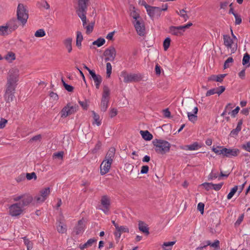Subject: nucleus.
Instances as JSON below:
<instances>
[{"mask_svg":"<svg viewBox=\"0 0 250 250\" xmlns=\"http://www.w3.org/2000/svg\"><path fill=\"white\" fill-rule=\"evenodd\" d=\"M19 72V69L17 67H11L8 72L7 80L18 82Z\"/></svg>","mask_w":250,"mask_h":250,"instance_id":"obj_11","label":"nucleus"},{"mask_svg":"<svg viewBox=\"0 0 250 250\" xmlns=\"http://www.w3.org/2000/svg\"><path fill=\"white\" fill-rule=\"evenodd\" d=\"M79 110V106L77 104L72 105L70 103L67 104L61 110V116L62 118H66L67 116L73 114Z\"/></svg>","mask_w":250,"mask_h":250,"instance_id":"obj_9","label":"nucleus"},{"mask_svg":"<svg viewBox=\"0 0 250 250\" xmlns=\"http://www.w3.org/2000/svg\"><path fill=\"white\" fill-rule=\"evenodd\" d=\"M238 189V187L237 186H235L233 188H232L230 191L227 195V199L229 200L236 193Z\"/></svg>","mask_w":250,"mask_h":250,"instance_id":"obj_45","label":"nucleus"},{"mask_svg":"<svg viewBox=\"0 0 250 250\" xmlns=\"http://www.w3.org/2000/svg\"><path fill=\"white\" fill-rule=\"evenodd\" d=\"M103 55L105 61L114 62L117 56V51L115 48L111 46L105 49Z\"/></svg>","mask_w":250,"mask_h":250,"instance_id":"obj_10","label":"nucleus"},{"mask_svg":"<svg viewBox=\"0 0 250 250\" xmlns=\"http://www.w3.org/2000/svg\"><path fill=\"white\" fill-rule=\"evenodd\" d=\"M140 133L146 141H150L153 138V135L147 130H141Z\"/></svg>","mask_w":250,"mask_h":250,"instance_id":"obj_27","label":"nucleus"},{"mask_svg":"<svg viewBox=\"0 0 250 250\" xmlns=\"http://www.w3.org/2000/svg\"><path fill=\"white\" fill-rule=\"evenodd\" d=\"M200 187H203L206 190H209L212 189L213 183H204L200 185Z\"/></svg>","mask_w":250,"mask_h":250,"instance_id":"obj_48","label":"nucleus"},{"mask_svg":"<svg viewBox=\"0 0 250 250\" xmlns=\"http://www.w3.org/2000/svg\"><path fill=\"white\" fill-rule=\"evenodd\" d=\"M242 147L245 150L250 152V141L243 145Z\"/></svg>","mask_w":250,"mask_h":250,"instance_id":"obj_60","label":"nucleus"},{"mask_svg":"<svg viewBox=\"0 0 250 250\" xmlns=\"http://www.w3.org/2000/svg\"><path fill=\"white\" fill-rule=\"evenodd\" d=\"M62 83L65 89L68 92H72L74 90V87L69 84H67L64 81L62 80Z\"/></svg>","mask_w":250,"mask_h":250,"instance_id":"obj_51","label":"nucleus"},{"mask_svg":"<svg viewBox=\"0 0 250 250\" xmlns=\"http://www.w3.org/2000/svg\"><path fill=\"white\" fill-rule=\"evenodd\" d=\"M112 73V65L110 62H107L106 64V76L109 78L110 77Z\"/></svg>","mask_w":250,"mask_h":250,"instance_id":"obj_44","label":"nucleus"},{"mask_svg":"<svg viewBox=\"0 0 250 250\" xmlns=\"http://www.w3.org/2000/svg\"><path fill=\"white\" fill-rule=\"evenodd\" d=\"M17 17L19 21L22 26L25 25L28 19V11L22 4H19L17 9Z\"/></svg>","mask_w":250,"mask_h":250,"instance_id":"obj_6","label":"nucleus"},{"mask_svg":"<svg viewBox=\"0 0 250 250\" xmlns=\"http://www.w3.org/2000/svg\"><path fill=\"white\" fill-rule=\"evenodd\" d=\"M197 209L203 214L204 213V204L202 203H199L197 205Z\"/></svg>","mask_w":250,"mask_h":250,"instance_id":"obj_59","label":"nucleus"},{"mask_svg":"<svg viewBox=\"0 0 250 250\" xmlns=\"http://www.w3.org/2000/svg\"><path fill=\"white\" fill-rule=\"evenodd\" d=\"M121 76L124 78V81L125 83H130L139 80V77L137 74L127 73L125 71L121 72Z\"/></svg>","mask_w":250,"mask_h":250,"instance_id":"obj_15","label":"nucleus"},{"mask_svg":"<svg viewBox=\"0 0 250 250\" xmlns=\"http://www.w3.org/2000/svg\"><path fill=\"white\" fill-rule=\"evenodd\" d=\"M101 204L102 208H101V209L104 213H107L110 205L109 198L106 196H103L101 199Z\"/></svg>","mask_w":250,"mask_h":250,"instance_id":"obj_17","label":"nucleus"},{"mask_svg":"<svg viewBox=\"0 0 250 250\" xmlns=\"http://www.w3.org/2000/svg\"><path fill=\"white\" fill-rule=\"evenodd\" d=\"M178 14L183 19L184 21H187L189 19V16L188 15V12L184 9L180 10Z\"/></svg>","mask_w":250,"mask_h":250,"instance_id":"obj_42","label":"nucleus"},{"mask_svg":"<svg viewBox=\"0 0 250 250\" xmlns=\"http://www.w3.org/2000/svg\"><path fill=\"white\" fill-rule=\"evenodd\" d=\"M117 114V110L116 108H111L109 111V115L111 118L116 116Z\"/></svg>","mask_w":250,"mask_h":250,"instance_id":"obj_57","label":"nucleus"},{"mask_svg":"<svg viewBox=\"0 0 250 250\" xmlns=\"http://www.w3.org/2000/svg\"><path fill=\"white\" fill-rule=\"evenodd\" d=\"M105 43V40L102 38H99L92 42V45H95L98 47H100Z\"/></svg>","mask_w":250,"mask_h":250,"instance_id":"obj_40","label":"nucleus"},{"mask_svg":"<svg viewBox=\"0 0 250 250\" xmlns=\"http://www.w3.org/2000/svg\"><path fill=\"white\" fill-rule=\"evenodd\" d=\"M176 241L166 242H164L162 245L163 250H171L173 246L175 244Z\"/></svg>","mask_w":250,"mask_h":250,"instance_id":"obj_34","label":"nucleus"},{"mask_svg":"<svg viewBox=\"0 0 250 250\" xmlns=\"http://www.w3.org/2000/svg\"><path fill=\"white\" fill-rule=\"evenodd\" d=\"M242 64L246 68L250 66V56L247 53L244 55L242 59Z\"/></svg>","mask_w":250,"mask_h":250,"instance_id":"obj_31","label":"nucleus"},{"mask_svg":"<svg viewBox=\"0 0 250 250\" xmlns=\"http://www.w3.org/2000/svg\"><path fill=\"white\" fill-rule=\"evenodd\" d=\"M149 170V167L147 166H143L141 167V174H146L148 172Z\"/></svg>","mask_w":250,"mask_h":250,"instance_id":"obj_63","label":"nucleus"},{"mask_svg":"<svg viewBox=\"0 0 250 250\" xmlns=\"http://www.w3.org/2000/svg\"><path fill=\"white\" fill-rule=\"evenodd\" d=\"M216 89V94L218 95H221L225 90V87L224 86H220L218 87L215 88Z\"/></svg>","mask_w":250,"mask_h":250,"instance_id":"obj_52","label":"nucleus"},{"mask_svg":"<svg viewBox=\"0 0 250 250\" xmlns=\"http://www.w3.org/2000/svg\"><path fill=\"white\" fill-rule=\"evenodd\" d=\"M240 153V150L236 148H226L225 157L230 158L237 156Z\"/></svg>","mask_w":250,"mask_h":250,"instance_id":"obj_20","label":"nucleus"},{"mask_svg":"<svg viewBox=\"0 0 250 250\" xmlns=\"http://www.w3.org/2000/svg\"><path fill=\"white\" fill-rule=\"evenodd\" d=\"M129 15L132 19V22L142 20L140 16V10L132 5L129 7Z\"/></svg>","mask_w":250,"mask_h":250,"instance_id":"obj_16","label":"nucleus"},{"mask_svg":"<svg viewBox=\"0 0 250 250\" xmlns=\"http://www.w3.org/2000/svg\"><path fill=\"white\" fill-rule=\"evenodd\" d=\"M226 74H220L218 75H211L208 78V80L210 81H215L217 82H222L223 79L226 77Z\"/></svg>","mask_w":250,"mask_h":250,"instance_id":"obj_24","label":"nucleus"},{"mask_svg":"<svg viewBox=\"0 0 250 250\" xmlns=\"http://www.w3.org/2000/svg\"><path fill=\"white\" fill-rule=\"evenodd\" d=\"M241 130V128L239 127H236L235 129H233L230 133V135L231 136H236L237 135L239 132Z\"/></svg>","mask_w":250,"mask_h":250,"instance_id":"obj_56","label":"nucleus"},{"mask_svg":"<svg viewBox=\"0 0 250 250\" xmlns=\"http://www.w3.org/2000/svg\"><path fill=\"white\" fill-rule=\"evenodd\" d=\"M15 203L8 207V213L13 217H19L24 212V207L33 201V197L25 193L17 194L13 196Z\"/></svg>","mask_w":250,"mask_h":250,"instance_id":"obj_1","label":"nucleus"},{"mask_svg":"<svg viewBox=\"0 0 250 250\" xmlns=\"http://www.w3.org/2000/svg\"><path fill=\"white\" fill-rule=\"evenodd\" d=\"M97 242V240L94 238H91L87 240L86 242L88 247L92 246V245Z\"/></svg>","mask_w":250,"mask_h":250,"instance_id":"obj_64","label":"nucleus"},{"mask_svg":"<svg viewBox=\"0 0 250 250\" xmlns=\"http://www.w3.org/2000/svg\"><path fill=\"white\" fill-rule=\"evenodd\" d=\"M201 147V146L197 142H194L192 144L185 146V149L188 150H196Z\"/></svg>","mask_w":250,"mask_h":250,"instance_id":"obj_30","label":"nucleus"},{"mask_svg":"<svg viewBox=\"0 0 250 250\" xmlns=\"http://www.w3.org/2000/svg\"><path fill=\"white\" fill-rule=\"evenodd\" d=\"M155 151L160 154H164L168 152L170 148V143L162 139H155L153 141Z\"/></svg>","mask_w":250,"mask_h":250,"instance_id":"obj_3","label":"nucleus"},{"mask_svg":"<svg viewBox=\"0 0 250 250\" xmlns=\"http://www.w3.org/2000/svg\"><path fill=\"white\" fill-rule=\"evenodd\" d=\"M198 108L197 106H194L193 107L192 112H188L187 115L188 120L192 122L195 123L197 120V113Z\"/></svg>","mask_w":250,"mask_h":250,"instance_id":"obj_18","label":"nucleus"},{"mask_svg":"<svg viewBox=\"0 0 250 250\" xmlns=\"http://www.w3.org/2000/svg\"><path fill=\"white\" fill-rule=\"evenodd\" d=\"M115 228L116 229V232H115V234L116 236L119 237H120L121 234L122 233L129 232L128 228L125 226H119L118 225H115Z\"/></svg>","mask_w":250,"mask_h":250,"instance_id":"obj_21","label":"nucleus"},{"mask_svg":"<svg viewBox=\"0 0 250 250\" xmlns=\"http://www.w3.org/2000/svg\"><path fill=\"white\" fill-rule=\"evenodd\" d=\"M224 44L229 51L231 53H234L237 49V39L235 36L231 38L229 35L223 36Z\"/></svg>","mask_w":250,"mask_h":250,"instance_id":"obj_5","label":"nucleus"},{"mask_svg":"<svg viewBox=\"0 0 250 250\" xmlns=\"http://www.w3.org/2000/svg\"><path fill=\"white\" fill-rule=\"evenodd\" d=\"M16 20L12 19L0 26V36H6L17 28Z\"/></svg>","mask_w":250,"mask_h":250,"instance_id":"obj_4","label":"nucleus"},{"mask_svg":"<svg viewBox=\"0 0 250 250\" xmlns=\"http://www.w3.org/2000/svg\"><path fill=\"white\" fill-rule=\"evenodd\" d=\"M218 172L215 169H212L211 172L208 175V180H213L215 179L218 178L220 179V177L219 176Z\"/></svg>","mask_w":250,"mask_h":250,"instance_id":"obj_32","label":"nucleus"},{"mask_svg":"<svg viewBox=\"0 0 250 250\" xmlns=\"http://www.w3.org/2000/svg\"><path fill=\"white\" fill-rule=\"evenodd\" d=\"M51 193V188L45 187L40 190L38 194L35 196L34 202L36 204L43 203L49 197Z\"/></svg>","mask_w":250,"mask_h":250,"instance_id":"obj_7","label":"nucleus"},{"mask_svg":"<svg viewBox=\"0 0 250 250\" xmlns=\"http://www.w3.org/2000/svg\"><path fill=\"white\" fill-rule=\"evenodd\" d=\"M72 41L73 39L71 37H68L63 41V44L68 53H70L72 51Z\"/></svg>","mask_w":250,"mask_h":250,"instance_id":"obj_23","label":"nucleus"},{"mask_svg":"<svg viewBox=\"0 0 250 250\" xmlns=\"http://www.w3.org/2000/svg\"><path fill=\"white\" fill-rule=\"evenodd\" d=\"M86 9H81L80 7H78V9L76 11L78 16L82 21L83 25H85L86 22V17L85 16Z\"/></svg>","mask_w":250,"mask_h":250,"instance_id":"obj_22","label":"nucleus"},{"mask_svg":"<svg viewBox=\"0 0 250 250\" xmlns=\"http://www.w3.org/2000/svg\"><path fill=\"white\" fill-rule=\"evenodd\" d=\"M57 230L60 233H64L66 230V227L62 223H60L57 227Z\"/></svg>","mask_w":250,"mask_h":250,"instance_id":"obj_50","label":"nucleus"},{"mask_svg":"<svg viewBox=\"0 0 250 250\" xmlns=\"http://www.w3.org/2000/svg\"><path fill=\"white\" fill-rule=\"evenodd\" d=\"M26 177L27 178V180H32L33 179L36 180L37 179V176L35 174V173L34 172H32V173H28L26 174Z\"/></svg>","mask_w":250,"mask_h":250,"instance_id":"obj_53","label":"nucleus"},{"mask_svg":"<svg viewBox=\"0 0 250 250\" xmlns=\"http://www.w3.org/2000/svg\"><path fill=\"white\" fill-rule=\"evenodd\" d=\"M207 245L210 246L215 250L219 249V241L215 240L213 243H211L209 241H207Z\"/></svg>","mask_w":250,"mask_h":250,"instance_id":"obj_43","label":"nucleus"},{"mask_svg":"<svg viewBox=\"0 0 250 250\" xmlns=\"http://www.w3.org/2000/svg\"><path fill=\"white\" fill-rule=\"evenodd\" d=\"M84 230V225L83 221L80 220L79 221L78 224L75 229V232L76 234H80L82 233Z\"/></svg>","mask_w":250,"mask_h":250,"instance_id":"obj_33","label":"nucleus"},{"mask_svg":"<svg viewBox=\"0 0 250 250\" xmlns=\"http://www.w3.org/2000/svg\"><path fill=\"white\" fill-rule=\"evenodd\" d=\"M109 100L102 99L101 100V103L100 105V108L101 111L105 112L108 106Z\"/></svg>","mask_w":250,"mask_h":250,"instance_id":"obj_36","label":"nucleus"},{"mask_svg":"<svg viewBox=\"0 0 250 250\" xmlns=\"http://www.w3.org/2000/svg\"><path fill=\"white\" fill-rule=\"evenodd\" d=\"M171 40L170 38H167L163 42V47L165 51L167 50L170 46Z\"/></svg>","mask_w":250,"mask_h":250,"instance_id":"obj_47","label":"nucleus"},{"mask_svg":"<svg viewBox=\"0 0 250 250\" xmlns=\"http://www.w3.org/2000/svg\"><path fill=\"white\" fill-rule=\"evenodd\" d=\"M92 115L94 121L93 125H96L97 126H100L101 125L102 122L100 116L96 114L94 111H92Z\"/></svg>","mask_w":250,"mask_h":250,"instance_id":"obj_35","label":"nucleus"},{"mask_svg":"<svg viewBox=\"0 0 250 250\" xmlns=\"http://www.w3.org/2000/svg\"><path fill=\"white\" fill-rule=\"evenodd\" d=\"M4 59L8 62L11 63L16 59L15 54L12 52H9L5 56Z\"/></svg>","mask_w":250,"mask_h":250,"instance_id":"obj_39","label":"nucleus"},{"mask_svg":"<svg viewBox=\"0 0 250 250\" xmlns=\"http://www.w3.org/2000/svg\"><path fill=\"white\" fill-rule=\"evenodd\" d=\"M78 7L81 9H86L89 0H77Z\"/></svg>","mask_w":250,"mask_h":250,"instance_id":"obj_38","label":"nucleus"},{"mask_svg":"<svg viewBox=\"0 0 250 250\" xmlns=\"http://www.w3.org/2000/svg\"><path fill=\"white\" fill-rule=\"evenodd\" d=\"M110 91V88L107 85H104L103 87L102 98L109 100Z\"/></svg>","mask_w":250,"mask_h":250,"instance_id":"obj_26","label":"nucleus"},{"mask_svg":"<svg viewBox=\"0 0 250 250\" xmlns=\"http://www.w3.org/2000/svg\"><path fill=\"white\" fill-rule=\"evenodd\" d=\"M90 78L94 81V84L97 89L100 88V85L102 82V78L101 75L97 74L95 72H93L90 75Z\"/></svg>","mask_w":250,"mask_h":250,"instance_id":"obj_19","label":"nucleus"},{"mask_svg":"<svg viewBox=\"0 0 250 250\" xmlns=\"http://www.w3.org/2000/svg\"><path fill=\"white\" fill-rule=\"evenodd\" d=\"M138 225L139 229L140 231L146 233V234H149L148 228L145 223L143 222H139Z\"/></svg>","mask_w":250,"mask_h":250,"instance_id":"obj_37","label":"nucleus"},{"mask_svg":"<svg viewBox=\"0 0 250 250\" xmlns=\"http://www.w3.org/2000/svg\"><path fill=\"white\" fill-rule=\"evenodd\" d=\"M216 89H215V88L211 89L208 90L206 92V96L207 97H208V96H210L211 95H214L215 94H216Z\"/></svg>","mask_w":250,"mask_h":250,"instance_id":"obj_58","label":"nucleus"},{"mask_svg":"<svg viewBox=\"0 0 250 250\" xmlns=\"http://www.w3.org/2000/svg\"><path fill=\"white\" fill-rule=\"evenodd\" d=\"M115 152L114 148H110L107 153L104 159L100 165V173L102 175H104L109 171L113 163Z\"/></svg>","mask_w":250,"mask_h":250,"instance_id":"obj_2","label":"nucleus"},{"mask_svg":"<svg viewBox=\"0 0 250 250\" xmlns=\"http://www.w3.org/2000/svg\"><path fill=\"white\" fill-rule=\"evenodd\" d=\"M15 92L9 91L7 90H5V92L4 95V98L6 102L10 103L12 101Z\"/></svg>","mask_w":250,"mask_h":250,"instance_id":"obj_29","label":"nucleus"},{"mask_svg":"<svg viewBox=\"0 0 250 250\" xmlns=\"http://www.w3.org/2000/svg\"><path fill=\"white\" fill-rule=\"evenodd\" d=\"M45 32L43 29H40L37 30L35 33V36L38 38L43 37L45 36Z\"/></svg>","mask_w":250,"mask_h":250,"instance_id":"obj_46","label":"nucleus"},{"mask_svg":"<svg viewBox=\"0 0 250 250\" xmlns=\"http://www.w3.org/2000/svg\"><path fill=\"white\" fill-rule=\"evenodd\" d=\"M83 36L81 31H77L76 32V45L79 48H81L82 46V42L83 40Z\"/></svg>","mask_w":250,"mask_h":250,"instance_id":"obj_28","label":"nucleus"},{"mask_svg":"<svg viewBox=\"0 0 250 250\" xmlns=\"http://www.w3.org/2000/svg\"><path fill=\"white\" fill-rule=\"evenodd\" d=\"M137 34L140 36H143L146 34V28L143 20H141L132 22Z\"/></svg>","mask_w":250,"mask_h":250,"instance_id":"obj_12","label":"nucleus"},{"mask_svg":"<svg viewBox=\"0 0 250 250\" xmlns=\"http://www.w3.org/2000/svg\"><path fill=\"white\" fill-rule=\"evenodd\" d=\"M18 82L7 80L6 90L15 92Z\"/></svg>","mask_w":250,"mask_h":250,"instance_id":"obj_25","label":"nucleus"},{"mask_svg":"<svg viewBox=\"0 0 250 250\" xmlns=\"http://www.w3.org/2000/svg\"><path fill=\"white\" fill-rule=\"evenodd\" d=\"M24 243L27 247V250H31L33 248L32 243L28 239L24 237L23 238Z\"/></svg>","mask_w":250,"mask_h":250,"instance_id":"obj_49","label":"nucleus"},{"mask_svg":"<svg viewBox=\"0 0 250 250\" xmlns=\"http://www.w3.org/2000/svg\"><path fill=\"white\" fill-rule=\"evenodd\" d=\"M146 12L151 19L155 17H160L161 14V9L158 7L151 6L149 5L146 7Z\"/></svg>","mask_w":250,"mask_h":250,"instance_id":"obj_13","label":"nucleus"},{"mask_svg":"<svg viewBox=\"0 0 250 250\" xmlns=\"http://www.w3.org/2000/svg\"><path fill=\"white\" fill-rule=\"evenodd\" d=\"M233 108V106L231 104H228L226 106L224 111L221 114V116H225L226 114L231 115L232 117H235L240 110L239 106H237L234 109L231 110Z\"/></svg>","mask_w":250,"mask_h":250,"instance_id":"obj_14","label":"nucleus"},{"mask_svg":"<svg viewBox=\"0 0 250 250\" xmlns=\"http://www.w3.org/2000/svg\"><path fill=\"white\" fill-rule=\"evenodd\" d=\"M192 25V23L191 22H188L187 24L182 26H171L169 28V33L177 36H182L186 30L189 28Z\"/></svg>","mask_w":250,"mask_h":250,"instance_id":"obj_8","label":"nucleus"},{"mask_svg":"<svg viewBox=\"0 0 250 250\" xmlns=\"http://www.w3.org/2000/svg\"><path fill=\"white\" fill-rule=\"evenodd\" d=\"M79 104L82 107V108L84 110H87L88 106V102L86 101H79Z\"/></svg>","mask_w":250,"mask_h":250,"instance_id":"obj_55","label":"nucleus"},{"mask_svg":"<svg viewBox=\"0 0 250 250\" xmlns=\"http://www.w3.org/2000/svg\"><path fill=\"white\" fill-rule=\"evenodd\" d=\"M8 121L4 118H1L0 120V129L4 128L6 124H7Z\"/></svg>","mask_w":250,"mask_h":250,"instance_id":"obj_54","label":"nucleus"},{"mask_svg":"<svg viewBox=\"0 0 250 250\" xmlns=\"http://www.w3.org/2000/svg\"><path fill=\"white\" fill-rule=\"evenodd\" d=\"M63 153L62 152H59L53 154V157L58 158L61 160L62 159Z\"/></svg>","mask_w":250,"mask_h":250,"instance_id":"obj_61","label":"nucleus"},{"mask_svg":"<svg viewBox=\"0 0 250 250\" xmlns=\"http://www.w3.org/2000/svg\"><path fill=\"white\" fill-rule=\"evenodd\" d=\"M234 17H235V24H239L241 23L242 22V20H241V16L239 15H238L237 14H236V15H234Z\"/></svg>","mask_w":250,"mask_h":250,"instance_id":"obj_62","label":"nucleus"},{"mask_svg":"<svg viewBox=\"0 0 250 250\" xmlns=\"http://www.w3.org/2000/svg\"><path fill=\"white\" fill-rule=\"evenodd\" d=\"M94 25V22H91L89 24H87V23L86 22L85 25H83V27L86 29V34H89L93 31Z\"/></svg>","mask_w":250,"mask_h":250,"instance_id":"obj_41","label":"nucleus"}]
</instances>
